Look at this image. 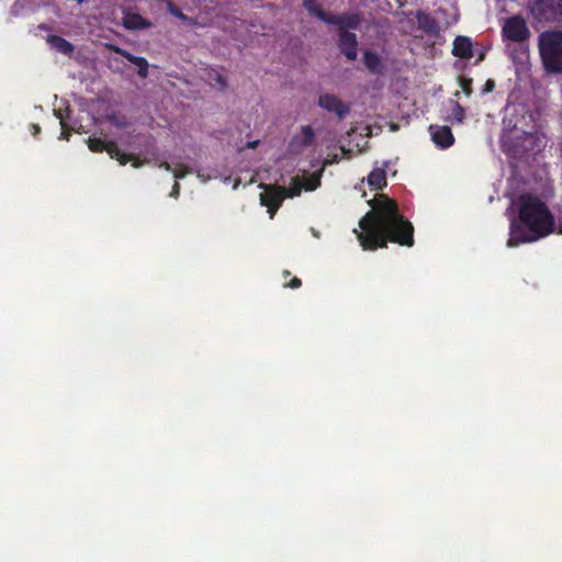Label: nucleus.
I'll list each match as a JSON object with an SVG mask.
<instances>
[{
	"instance_id": "7",
	"label": "nucleus",
	"mask_w": 562,
	"mask_h": 562,
	"mask_svg": "<svg viewBox=\"0 0 562 562\" xmlns=\"http://www.w3.org/2000/svg\"><path fill=\"white\" fill-rule=\"evenodd\" d=\"M503 36L513 42H525L530 32L524 18L515 15L509 18L503 26Z\"/></svg>"
},
{
	"instance_id": "22",
	"label": "nucleus",
	"mask_w": 562,
	"mask_h": 562,
	"mask_svg": "<svg viewBox=\"0 0 562 562\" xmlns=\"http://www.w3.org/2000/svg\"><path fill=\"white\" fill-rule=\"evenodd\" d=\"M303 5L311 15L325 22L328 12L323 10V8L317 3L316 0H303Z\"/></svg>"
},
{
	"instance_id": "9",
	"label": "nucleus",
	"mask_w": 562,
	"mask_h": 562,
	"mask_svg": "<svg viewBox=\"0 0 562 562\" xmlns=\"http://www.w3.org/2000/svg\"><path fill=\"white\" fill-rule=\"evenodd\" d=\"M285 198V188L265 186L263 192L260 193V203L268 207V212L272 218Z\"/></svg>"
},
{
	"instance_id": "24",
	"label": "nucleus",
	"mask_w": 562,
	"mask_h": 562,
	"mask_svg": "<svg viewBox=\"0 0 562 562\" xmlns=\"http://www.w3.org/2000/svg\"><path fill=\"white\" fill-rule=\"evenodd\" d=\"M211 86L224 90L227 87L226 78L217 70H212L207 74Z\"/></svg>"
},
{
	"instance_id": "38",
	"label": "nucleus",
	"mask_w": 562,
	"mask_h": 562,
	"mask_svg": "<svg viewBox=\"0 0 562 562\" xmlns=\"http://www.w3.org/2000/svg\"><path fill=\"white\" fill-rule=\"evenodd\" d=\"M78 3H82L85 0H76Z\"/></svg>"
},
{
	"instance_id": "19",
	"label": "nucleus",
	"mask_w": 562,
	"mask_h": 562,
	"mask_svg": "<svg viewBox=\"0 0 562 562\" xmlns=\"http://www.w3.org/2000/svg\"><path fill=\"white\" fill-rule=\"evenodd\" d=\"M417 21L419 24V27L429 35H438L440 32V26L436 19L430 16L427 13H419L417 15Z\"/></svg>"
},
{
	"instance_id": "26",
	"label": "nucleus",
	"mask_w": 562,
	"mask_h": 562,
	"mask_svg": "<svg viewBox=\"0 0 562 562\" xmlns=\"http://www.w3.org/2000/svg\"><path fill=\"white\" fill-rule=\"evenodd\" d=\"M190 172L191 169L182 162L177 164L176 167L172 169V173L176 180L183 179Z\"/></svg>"
},
{
	"instance_id": "4",
	"label": "nucleus",
	"mask_w": 562,
	"mask_h": 562,
	"mask_svg": "<svg viewBox=\"0 0 562 562\" xmlns=\"http://www.w3.org/2000/svg\"><path fill=\"white\" fill-rule=\"evenodd\" d=\"M539 52L547 71L562 72V31H546L539 35Z\"/></svg>"
},
{
	"instance_id": "21",
	"label": "nucleus",
	"mask_w": 562,
	"mask_h": 562,
	"mask_svg": "<svg viewBox=\"0 0 562 562\" xmlns=\"http://www.w3.org/2000/svg\"><path fill=\"white\" fill-rule=\"evenodd\" d=\"M368 184L373 190H381L386 186V172L383 168H374L368 176Z\"/></svg>"
},
{
	"instance_id": "30",
	"label": "nucleus",
	"mask_w": 562,
	"mask_h": 562,
	"mask_svg": "<svg viewBox=\"0 0 562 562\" xmlns=\"http://www.w3.org/2000/svg\"><path fill=\"white\" fill-rule=\"evenodd\" d=\"M459 82H460V87L462 89V91L467 94V95H470L471 92H472V79L470 78H465V77H460L459 79Z\"/></svg>"
},
{
	"instance_id": "29",
	"label": "nucleus",
	"mask_w": 562,
	"mask_h": 562,
	"mask_svg": "<svg viewBox=\"0 0 562 562\" xmlns=\"http://www.w3.org/2000/svg\"><path fill=\"white\" fill-rule=\"evenodd\" d=\"M108 120L112 125L119 128H124L127 126V121L125 120V117H119L115 114H112L108 117Z\"/></svg>"
},
{
	"instance_id": "27",
	"label": "nucleus",
	"mask_w": 562,
	"mask_h": 562,
	"mask_svg": "<svg viewBox=\"0 0 562 562\" xmlns=\"http://www.w3.org/2000/svg\"><path fill=\"white\" fill-rule=\"evenodd\" d=\"M138 137H140L143 140H144V144L146 146V149H147V153H154L155 149H156V140H155V137L150 134H144V135H138Z\"/></svg>"
},
{
	"instance_id": "11",
	"label": "nucleus",
	"mask_w": 562,
	"mask_h": 562,
	"mask_svg": "<svg viewBox=\"0 0 562 562\" xmlns=\"http://www.w3.org/2000/svg\"><path fill=\"white\" fill-rule=\"evenodd\" d=\"M318 105L328 112L335 113L339 119H344L350 111V108L342 100L331 93L321 94Z\"/></svg>"
},
{
	"instance_id": "16",
	"label": "nucleus",
	"mask_w": 562,
	"mask_h": 562,
	"mask_svg": "<svg viewBox=\"0 0 562 562\" xmlns=\"http://www.w3.org/2000/svg\"><path fill=\"white\" fill-rule=\"evenodd\" d=\"M315 139V132L311 125H303L301 127V135H295L291 140L292 148H306L313 145Z\"/></svg>"
},
{
	"instance_id": "17",
	"label": "nucleus",
	"mask_w": 562,
	"mask_h": 562,
	"mask_svg": "<svg viewBox=\"0 0 562 562\" xmlns=\"http://www.w3.org/2000/svg\"><path fill=\"white\" fill-rule=\"evenodd\" d=\"M363 64L366 68L373 75H382L384 65L380 55L372 50H366L363 54Z\"/></svg>"
},
{
	"instance_id": "15",
	"label": "nucleus",
	"mask_w": 562,
	"mask_h": 562,
	"mask_svg": "<svg viewBox=\"0 0 562 562\" xmlns=\"http://www.w3.org/2000/svg\"><path fill=\"white\" fill-rule=\"evenodd\" d=\"M110 49L121 56H123L124 58H126L130 63H132L133 65H135L137 67V74L140 78H146L148 76V61L146 60V58L144 57H139V56H135L133 55L132 53L119 47V46H115V45H111L110 46Z\"/></svg>"
},
{
	"instance_id": "32",
	"label": "nucleus",
	"mask_w": 562,
	"mask_h": 562,
	"mask_svg": "<svg viewBox=\"0 0 562 562\" xmlns=\"http://www.w3.org/2000/svg\"><path fill=\"white\" fill-rule=\"evenodd\" d=\"M288 288H291V289H299L301 285H302V281L301 279H299L297 277H293L289 283L285 284Z\"/></svg>"
},
{
	"instance_id": "36",
	"label": "nucleus",
	"mask_w": 562,
	"mask_h": 562,
	"mask_svg": "<svg viewBox=\"0 0 562 562\" xmlns=\"http://www.w3.org/2000/svg\"><path fill=\"white\" fill-rule=\"evenodd\" d=\"M31 130H32V134L34 136H37L41 133V127L37 124H32Z\"/></svg>"
},
{
	"instance_id": "6",
	"label": "nucleus",
	"mask_w": 562,
	"mask_h": 562,
	"mask_svg": "<svg viewBox=\"0 0 562 562\" xmlns=\"http://www.w3.org/2000/svg\"><path fill=\"white\" fill-rule=\"evenodd\" d=\"M531 12L539 21H555L562 18V3L560 0H536Z\"/></svg>"
},
{
	"instance_id": "1",
	"label": "nucleus",
	"mask_w": 562,
	"mask_h": 562,
	"mask_svg": "<svg viewBox=\"0 0 562 562\" xmlns=\"http://www.w3.org/2000/svg\"><path fill=\"white\" fill-rule=\"evenodd\" d=\"M372 210L360 220L361 232L355 229L357 238L364 250L387 247V243L404 247L414 246V226L398 211L397 203L380 195L370 202Z\"/></svg>"
},
{
	"instance_id": "12",
	"label": "nucleus",
	"mask_w": 562,
	"mask_h": 562,
	"mask_svg": "<svg viewBox=\"0 0 562 562\" xmlns=\"http://www.w3.org/2000/svg\"><path fill=\"white\" fill-rule=\"evenodd\" d=\"M338 48L348 60H355L358 56L357 35L351 32H339Z\"/></svg>"
},
{
	"instance_id": "23",
	"label": "nucleus",
	"mask_w": 562,
	"mask_h": 562,
	"mask_svg": "<svg viewBox=\"0 0 562 562\" xmlns=\"http://www.w3.org/2000/svg\"><path fill=\"white\" fill-rule=\"evenodd\" d=\"M449 102H450L452 108H451V113L448 116V120L450 122L462 123L463 119H464V115H465L464 109L459 104L458 101L449 100Z\"/></svg>"
},
{
	"instance_id": "13",
	"label": "nucleus",
	"mask_w": 562,
	"mask_h": 562,
	"mask_svg": "<svg viewBox=\"0 0 562 562\" xmlns=\"http://www.w3.org/2000/svg\"><path fill=\"white\" fill-rule=\"evenodd\" d=\"M429 132L432 142L442 149L449 148L454 143V136L449 126L430 125Z\"/></svg>"
},
{
	"instance_id": "35",
	"label": "nucleus",
	"mask_w": 562,
	"mask_h": 562,
	"mask_svg": "<svg viewBox=\"0 0 562 562\" xmlns=\"http://www.w3.org/2000/svg\"><path fill=\"white\" fill-rule=\"evenodd\" d=\"M159 168H162L167 171H172V167L171 165L168 162V161H161L159 165H158Z\"/></svg>"
},
{
	"instance_id": "28",
	"label": "nucleus",
	"mask_w": 562,
	"mask_h": 562,
	"mask_svg": "<svg viewBox=\"0 0 562 562\" xmlns=\"http://www.w3.org/2000/svg\"><path fill=\"white\" fill-rule=\"evenodd\" d=\"M58 117L60 120V126H61V133L59 138L68 140L71 133L74 132V128L69 127V125L64 121L60 114H58Z\"/></svg>"
},
{
	"instance_id": "3",
	"label": "nucleus",
	"mask_w": 562,
	"mask_h": 562,
	"mask_svg": "<svg viewBox=\"0 0 562 562\" xmlns=\"http://www.w3.org/2000/svg\"><path fill=\"white\" fill-rule=\"evenodd\" d=\"M519 202L518 217L527 231L513 223L509 245L535 241L553 232L554 217L543 201L527 193L520 196Z\"/></svg>"
},
{
	"instance_id": "18",
	"label": "nucleus",
	"mask_w": 562,
	"mask_h": 562,
	"mask_svg": "<svg viewBox=\"0 0 562 562\" xmlns=\"http://www.w3.org/2000/svg\"><path fill=\"white\" fill-rule=\"evenodd\" d=\"M122 25L126 30L136 31L147 29L151 23L138 13H126L123 16Z\"/></svg>"
},
{
	"instance_id": "5",
	"label": "nucleus",
	"mask_w": 562,
	"mask_h": 562,
	"mask_svg": "<svg viewBox=\"0 0 562 562\" xmlns=\"http://www.w3.org/2000/svg\"><path fill=\"white\" fill-rule=\"evenodd\" d=\"M487 54V48H474L473 43L470 37L458 35L453 40L452 44V55L460 59L469 60L472 57L475 58L474 64H479L482 61Z\"/></svg>"
},
{
	"instance_id": "20",
	"label": "nucleus",
	"mask_w": 562,
	"mask_h": 562,
	"mask_svg": "<svg viewBox=\"0 0 562 562\" xmlns=\"http://www.w3.org/2000/svg\"><path fill=\"white\" fill-rule=\"evenodd\" d=\"M46 41L52 47L65 55L71 54L75 49L74 45L69 41L59 35L50 34L47 36Z\"/></svg>"
},
{
	"instance_id": "33",
	"label": "nucleus",
	"mask_w": 562,
	"mask_h": 562,
	"mask_svg": "<svg viewBox=\"0 0 562 562\" xmlns=\"http://www.w3.org/2000/svg\"><path fill=\"white\" fill-rule=\"evenodd\" d=\"M179 192H180V184L178 181H176L172 186V190H171V193H170V196L172 198H178L179 195Z\"/></svg>"
},
{
	"instance_id": "10",
	"label": "nucleus",
	"mask_w": 562,
	"mask_h": 562,
	"mask_svg": "<svg viewBox=\"0 0 562 562\" xmlns=\"http://www.w3.org/2000/svg\"><path fill=\"white\" fill-rule=\"evenodd\" d=\"M361 22L362 15L360 13L334 14L328 12L324 23L337 26L339 32H348V30L358 29Z\"/></svg>"
},
{
	"instance_id": "14",
	"label": "nucleus",
	"mask_w": 562,
	"mask_h": 562,
	"mask_svg": "<svg viewBox=\"0 0 562 562\" xmlns=\"http://www.w3.org/2000/svg\"><path fill=\"white\" fill-rule=\"evenodd\" d=\"M319 184L321 179L319 176L316 175L311 176V178L304 184L299 177H294L292 178L291 186L285 188L286 198H294L300 195L303 189L306 191H313Z\"/></svg>"
},
{
	"instance_id": "34",
	"label": "nucleus",
	"mask_w": 562,
	"mask_h": 562,
	"mask_svg": "<svg viewBox=\"0 0 562 562\" xmlns=\"http://www.w3.org/2000/svg\"><path fill=\"white\" fill-rule=\"evenodd\" d=\"M492 91V79H487L483 86V93Z\"/></svg>"
},
{
	"instance_id": "31",
	"label": "nucleus",
	"mask_w": 562,
	"mask_h": 562,
	"mask_svg": "<svg viewBox=\"0 0 562 562\" xmlns=\"http://www.w3.org/2000/svg\"><path fill=\"white\" fill-rule=\"evenodd\" d=\"M125 156H128V162L131 161L134 168H139L148 162V159H140L138 156L133 154H125Z\"/></svg>"
},
{
	"instance_id": "8",
	"label": "nucleus",
	"mask_w": 562,
	"mask_h": 562,
	"mask_svg": "<svg viewBox=\"0 0 562 562\" xmlns=\"http://www.w3.org/2000/svg\"><path fill=\"white\" fill-rule=\"evenodd\" d=\"M88 147L93 153L106 151L112 159L119 161L121 166H125L128 162V156H125L116 145L115 142H105L99 137H89L87 139Z\"/></svg>"
},
{
	"instance_id": "25",
	"label": "nucleus",
	"mask_w": 562,
	"mask_h": 562,
	"mask_svg": "<svg viewBox=\"0 0 562 562\" xmlns=\"http://www.w3.org/2000/svg\"><path fill=\"white\" fill-rule=\"evenodd\" d=\"M169 13L183 22H191V19L186 15L172 1L167 2Z\"/></svg>"
},
{
	"instance_id": "37",
	"label": "nucleus",
	"mask_w": 562,
	"mask_h": 562,
	"mask_svg": "<svg viewBox=\"0 0 562 562\" xmlns=\"http://www.w3.org/2000/svg\"><path fill=\"white\" fill-rule=\"evenodd\" d=\"M256 145H257V142L249 143V147H250V148H255V147H256Z\"/></svg>"
},
{
	"instance_id": "2",
	"label": "nucleus",
	"mask_w": 562,
	"mask_h": 562,
	"mask_svg": "<svg viewBox=\"0 0 562 562\" xmlns=\"http://www.w3.org/2000/svg\"><path fill=\"white\" fill-rule=\"evenodd\" d=\"M499 143L502 150L513 159H522L544 148V136L526 104L506 105Z\"/></svg>"
}]
</instances>
